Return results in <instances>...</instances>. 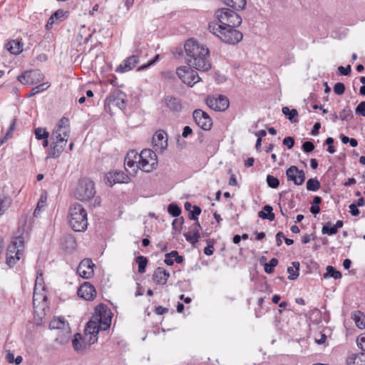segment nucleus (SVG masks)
<instances>
[{
  "mask_svg": "<svg viewBox=\"0 0 365 365\" xmlns=\"http://www.w3.org/2000/svg\"><path fill=\"white\" fill-rule=\"evenodd\" d=\"M111 312L104 307H101L95 314L86 324L84 329V338L81 334L76 333L72 339V346L76 351H83L86 344H93L98 340V334L100 331H107L111 324Z\"/></svg>",
  "mask_w": 365,
  "mask_h": 365,
  "instance_id": "1",
  "label": "nucleus"
},
{
  "mask_svg": "<svg viewBox=\"0 0 365 365\" xmlns=\"http://www.w3.org/2000/svg\"><path fill=\"white\" fill-rule=\"evenodd\" d=\"M187 64L197 70L207 71L211 68L208 48L194 39L187 40L184 46Z\"/></svg>",
  "mask_w": 365,
  "mask_h": 365,
  "instance_id": "2",
  "label": "nucleus"
},
{
  "mask_svg": "<svg viewBox=\"0 0 365 365\" xmlns=\"http://www.w3.org/2000/svg\"><path fill=\"white\" fill-rule=\"evenodd\" d=\"M124 165L128 172H130L129 169L134 173L140 169L143 172L150 173L158 165L157 155L150 149L143 150L140 154L132 150L128 152Z\"/></svg>",
  "mask_w": 365,
  "mask_h": 365,
  "instance_id": "3",
  "label": "nucleus"
},
{
  "mask_svg": "<svg viewBox=\"0 0 365 365\" xmlns=\"http://www.w3.org/2000/svg\"><path fill=\"white\" fill-rule=\"evenodd\" d=\"M210 31L221 39L222 41L229 43L235 44L242 39V34L236 30L235 27L224 26L219 25L217 23L212 22L209 24Z\"/></svg>",
  "mask_w": 365,
  "mask_h": 365,
  "instance_id": "4",
  "label": "nucleus"
},
{
  "mask_svg": "<svg viewBox=\"0 0 365 365\" xmlns=\"http://www.w3.org/2000/svg\"><path fill=\"white\" fill-rule=\"evenodd\" d=\"M73 194L75 197L81 201H88L93 199V207L98 206L101 203L99 197H94L96 194L94 183L88 178L79 180Z\"/></svg>",
  "mask_w": 365,
  "mask_h": 365,
  "instance_id": "5",
  "label": "nucleus"
},
{
  "mask_svg": "<svg viewBox=\"0 0 365 365\" xmlns=\"http://www.w3.org/2000/svg\"><path fill=\"white\" fill-rule=\"evenodd\" d=\"M69 224L75 232H83L88 226L87 212L84 207L74 203L70 207Z\"/></svg>",
  "mask_w": 365,
  "mask_h": 365,
  "instance_id": "6",
  "label": "nucleus"
},
{
  "mask_svg": "<svg viewBox=\"0 0 365 365\" xmlns=\"http://www.w3.org/2000/svg\"><path fill=\"white\" fill-rule=\"evenodd\" d=\"M24 251V238L21 236L14 237L7 248L6 264L11 267L14 266L23 256Z\"/></svg>",
  "mask_w": 365,
  "mask_h": 365,
  "instance_id": "7",
  "label": "nucleus"
},
{
  "mask_svg": "<svg viewBox=\"0 0 365 365\" xmlns=\"http://www.w3.org/2000/svg\"><path fill=\"white\" fill-rule=\"evenodd\" d=\"M69 120L63 117L56 125L51 135V141L66 147L70 135Z\"/></svg>",
  "mask_w": 365,
  "mask_h": 365,
  "instance_id": "8",
  "label": "nucleus"
},
{
  "mask_svg": "<svg viewBox=\"0 0 365 365\" xmlns=\"http://www.w3.org/2000/svg\"><path fill=\"white\" fill-rule=\"evenodd\" d=\"M219 25L229 27H237L242 24L241 17L234 11L222 8L216 12Z\"/></svg>",
  "mask_w": 365,
  "mask_h": 365,
  "instance_id": "9",
  "label": "nucleus"
},
{
  "mask_svg": "<svg viewBox=\"0 0 365 365\" xmlns=\"http://www.w3.org/2000/svg\"><path fill=\"white\" fill-rule=\"evenodd\" d=\"M125 94L119 89H114L106 98L104 107L106 112L112 113V108L115 107L120 110L125 108Z\"/></svg>",
  "mask_w": 365,
  "mask_h": 365,
  "instance_id": "10",
  "label": "nucleus"
},
{
  "mask_svg": "<svg viewBox=\"0 0 365 365\" xmlns=\"http://www.w3.org/2000/svg\"><path fill=\"white\" fill-rule=\"evenodd\" d=\"M176 73L179 78L188 86L192 87L200 81L197 72L190 66H180L177 68Z\"/></svg>",
  "mask_w": 365,
  "mask_h": 365,
  "instance_id": "11",
  "label": "nucleus"
},
{
  "mask_svg": "<svg viewBox=\"0 0 365 365\" xmlns=\"http://www.w3.org/2000/svg\"><path fill=\"white\" fill-rule=\"evenodd\" d=\"M207 106L215 111H225L229 107L228 98L222 95L209 96L205 99Z\"/></svg>",
  "mask_w": 365,
  "mask_h": 365,
  "instance_id": "12",
  "label": "nucleus"
},
{
  "mask_svg": "<svg viewBox=\"0 0 365 365\" xmlns=\"http://www.w3.org/2000/svg\"><path fill=\"white\" fill-rule=\"evenodd\" d=\"M43 79V74L39 70L27 71L18 76V80L24 85L37 84Z\"/></svg>",
  "mask_w": 365,
  "mask_h": 365,
  "instance_id": "13",
  "label": "nucleus"
},
{
  "mask_svg": "<svg viewBox=\"0 0 365 365\" xmlns=\"http://www.w3.org/2000/svg\"><path fill=\"white\" fill-rule=\"evenodd\" d=\"M196 124L204 130H209L212 126V118L205 111L196 109L192 113Z\"/></svg>",
  "mask_w": 365,
  "mask_h": 365,
  "instance_id": "14",
  "label": "nucleus"
},
{
  "mask_svg": "<svg viewBox=\"0 0 365 365\" xmlns=\"http://www.w3.org/2000/svg\"><path fill=\"white\" fill-rule=\"evenodd\" d=\"M287 180L292 181L296 185H301L304 183L306 176L302 170H299L297 166L292 165L286 171Z\"/></svg>",
  "mask_w": 365,
  "mask_h": 365,
  "instance_id": "15",
  "label": "nucleus"
},
{
  "mask_svg": "<svg viewBox=\"0 0 365 365\" xmlns=\"http://www.w3.org/2000/svg\"><path fill=\"white\" fill-rule=\"evenodd\" d=\"M95 264L90 259H83L77 268V272L80 277L83 279H89L91 278L93 274V267Z\"/></svg>",
  "mask_w": 365,
  "mask_h": 365,
  "instance_id": "16",
  "label": "nucleus"
},
{
  "mask_svg": "<svg viewBox=\"0 0 365 365\" xmlns=\"http://www.w3.org/2000/svg\"><path fill=\"white\" fill-rule=\"evenodd\" d=\"M139 63L138 54L132 55L126 58L121 64L116 68V72L124 73L134 68Z\"/></svg>",
  "mask_w": 365,
  "mask_h": 365,
  "instance_id": "17",
  "label": "nucleus"
},
{
  "mask_svg": "<svg viewBox=\"0 0 365 365\" xmlns=\"http://www.w3.org/2000/svg\"><path fill=\"white\" fill-rule=\"evenodd\" d=\"M78 295L86 300H92L96 295V289L89 282H84L79 287Z\"/></svg>",
  "mask_w": 365,
  "mask_h": 365,
  "instance_id": "18",
  "label": "nucleus"
},
{
  "mask_svg": "<svg viewBox=\"0 0 365 365\" xmlns=\"http://www.w3.org/2000/svg\"><path fill=\"white\" fill-rule=\"evenodd\" d=\"M153 143L156 150L163 151L168 146V138L166 133L163 130H159L155 133L153 137Z\"/></svg>",
  "mask_w": 365,
  "mask_h": 365,
  "instance_id": "19",
  "label": "nucleus"
},
{
  "mask_svg": "<svg viewBox=\"0 0 365 365\" xmlns=\"http://www.w3.org/2000/svg\"><path fill=\"white\" fill-rule=\"evenodd\" d=\"M200 223L198 222H195L191 227V230L184 234L186 240L193 245L197 243L200 238Z\"/></svg>",
  "mask_w": 365,
  "mask_h": 365,
  "instance_id": "20",
  "label": "nucleus"
},
{
  "mask_svg": "<svg viewBox=\"0 0 365 365\" xmlns=\"http://www.w3.org/2000/svg\"><path fill=\"white\" fill-rule=\"evenodd\" d=\"M170 273L163 267H157L153 274V281L160 285H164L167 283Z\"/></svg>",
  "mask_w": 365,
  "mask_h": 365,
  "instance_id": "21",
  "label": "nucleus"
},
{
  "mask_svg": "<svg viewBox=\"0 0 365 365\" xmlns=\"http://www.w3.org/2000/svg\"><path fill=\"white\" fill-rule=\"evenodd\" d=\"M66 12L62 9H58L55 11L48 20L46 25V29L50 30L53 28V24L61 22Z\"/></svg>",
  "mask_w": 365,
  "mask_h": 365,
  "instance_id": "22",
  "label": "nucleus"
},
{
  "mask_svg": "<svg viewBox=\"0 0 365 365\" xmlns=\"http://www.w3.org/2000/svg\"><path fill=\"white\" fill-rule=\"evenodd\" d=\"M108 177H112V182L115 183H128L130 180V178L123 171H114L109 172Z\"/></svg>",
  "mask_w": 365,
  "mask_h": 365,
  "instance_id": "23",
  "label": "nucleus"
},
{
  "mask_svg": "<svg viewBox=\"0 0 365 365\" xmlns=\"http://www.w3.org/2000/svg\"><path fill=\"white\" fill-rule=\"evenodd\" d=\"M165 263L167 265L171 266L173 264L174 262H176L178 264H180L183 262V257L178 255V252L175 250L170 252V253H167L165 255Z\"/></svg>",
  "mask_w": 365,
  "mask_h": 365,
  "instance_id": "24",
  "label": "nucleus"
},
{
  "mask_svg": "<svg viewBox=\"0 0 365 365\" xmlns=\"http://www.w3.org/2000/svg\"><path fill=\"white\" fill-rule=\"evenodd\" d=\"M6 48L11 54L18 55L23 51V43L17 40H11L6 43Z\"/></svg>",
  "mask_w": 365,
  "mask_h": 365,
  "instance_id": "25",
  "label": "nucleus"
},
{
  "mask_svg": "<svg viewBox=\"0 0 365 365\" xmlns=\"http://www.w3.org/2000/svg\"><path fill=\"white\" fill-rule=\"evenodd\" d=\"M165 102L167 106L173 111H180L182 108L180 101L173 96H167L165 98Z\"/></svg>",
  "mask_w": 365,
  "mask_h": 365,
  "instance_id": "26",
  "label": "nucleus"
},
{
  "mask_svg": "<svg viewBox=\"0 0 365 365\" xmlns=\"http://www.w3.org/2000/svg\"><path fill=\"white\" fill-rule=\"evenodd\" d=\"M347 365H365V353L350 356L347 359Z\"/></svg>",
  "mask_w": 365,
  "mask_h": 365,
  "instance_id": "27",
  "label": "nucleus"
},
{
  "mask_svg": "<svg viewBox=\"0 0 365 365\" xmlns=\"http://www.w3.org/2000/svg\"><path fill=\"white\" fill-rule=\"evenodd\" d=\"M71 338L70 327L58 331L56 341L60 344H64L69 341Z\"/></svg>",
  "mask_w": 365,
  "mask_h": 365,
  "instance_id": "28",
  "label": "nucleus"
},
{
  "mask_svg": "<svg viewBox=\"0 0 365 365\" xmlns=\"http://www.w3.org/2000/svg\"><path fill=\"white\" fill-rule=\"evenodd\" d=\"M41 277H42V273H38V276L36 277V284H35V287H34V297H33V303H34V306L35 307L36 303L38 302L40 303L41 301H46L47 297L46 295H43L40 293H38L37 292V283L41 280Z\"/></svg>",
  "mask_w": 365,
  "mask_h": 365,
  "instance_id": "29",
  "label": "nucleus"
},
{
  "mask_svg": "<svg viewBox=\"0 0 365 365\" xmlns=\"http://www.w3.org/2000/svg\"><path fill=\"white\" fill-rule=\"evenodd\" d=\"M65 146L63 145L51 143V148L48 155V158H57L64 150Z\"/></svg>",
  "mask_w": 365,
  "mask_h": 365,
  "instance_id": "30",
  "label": "nucleus"
},
{
  "mask_svg": "<svg viewBox=\"0 0 365 365\" xmlns=\"http://www.w3.org/2000/svg\"><path fill=\"white\" fill-rule=\"evenodd\" d=\"M272 207L270 205H264L263 207V210L259 211L258 212V217L262 219L269 220V221H273L275 218V215L272 212Z\"/></svg>",
  "mask_w": 365,
  "mask_h": 365,
  "instance_id": "31",
  "label": "nucleus"
},
{
  "mask_svg": "<svg viewBox=\"0 0 365 365\" xmlns=\"http://www.w3.org/2000/svg\"><path fill=\"white\" fill-rule=\"evenodd\" d=\"M351 319L354 321L356 326L359 329H363L365 328V316L361 312L356 311L354 312L351 315Z\"/></svg>",
  "mask_w": 365,
  "mask_h": 365,
  "instance_id": "32",
  "label": "nucleus"
},
{
  "mask_svg": "<svg viewBox=\"0 0 365 365\" xmlns=\"http://www.w3.org/2000/svg\"><path fill=\"white\" fill-rule=\"evenodd\" d=\"M49 327L53 329L62 330L69 327L68 324L63 318L53 319L49 323Z\"/></svg>",
  "mask_w": 365,
  "mask_h": 365,
  "instance_id": "33",
  "label": "nucleus"
},
{
  "mask_svg": "<svg viewBox=\"0 0 365 365\" xmlns=\"http://www.w3.org/2000/svg\"><path fill=\"white\" fill-rule=\"evenodd\" d=\"M299 262H293L292 266L287 268V272L289 273L288 279L290 280H295L299 274Z\"/></svg>",
  "mask_w": 365,
  "mask_h": 365,
  "instance_id": "34",
  "label": "nucleus"
},
{
  "mask_svg": "<svg viewBox=\"0 0 365 365\" xmlns=\"http://www.w3.org/2000/svg\"><path fill=\"white\" fill-rule=\"evenodd\" d=\"M225 4L236 9H243L246 6V0H221Z\"/></svg>",
  "mask_w": 365,
  "mask_h": 365,
  "instance_id": "35",
  "label": "nucleus"
},
{
  "mask_svg": "<svg viewBox=\"0 0 365 365\" xmlns=\"http://www.w3.org/2000/svg\"><path fill=\"white\" fill-rule=\"evenodd\" d=\"M327 272L324 274V278L327 279L329 277H333L334 279H339L341 278V274L337 271L332 266H327L326 269Z\"/></svg>",
  "mask_w": 365,
  "mask_h": 365,
  "instance_id": "36",
  "label": "nucleus"
},
{
  "mask_svg": "<svg viewBox=\"0 0 365 365\" xmlns=\"http://www.w3.org/2000/svg\"><path fill=\"white\" fill-rule=\"evenodd\" d=\"M11 199L8 196L0 197V216L10 207Z\"/></svg>",
  "mask_w": 365,
  "mask_h": 365,
  "instance_id": "37",
  "label": "nucleus"
},
{
  "mask_svg": "<svg viewBox=\"0 0 365 365\" xmlns=\"http://www.w3.org/2000/svg\"><path fill=\"white\" fill-rule=\"evenodd\" d=\"M282 111L284 115L288 116V119L291 122L295 123L297 121L296 117L298 115V112L296 109L290 110L288 107H283Z\"/></svg>",
  "mask_w": 365,
  "mask_h": 365,
  "instance_id": "38",
  "label": "nucleus"
},
{
  "mask_svg": "<svg viewBox=\"0 0 365 365\" xmlns=\"http://www.w3.org/2000/svg\"><path fill=\"white\" fill-rule=\"evenodd\" d=\"M320 187L321 184L317 178H310L307 182V189L309 191H317Z\"/></svg>",
  "mask_w": 365,
  "mask_h": 365,
  "instance_id": "39",
  "label": "nucleus"
},
{
  "mask_svg": "<svg viewBox=\"0 0 365 365\" xmlns=\"http://www.w3.org/2000/svg\"><path fill=\"white\" fill-rule=\"evenodd\" d=\"M136 263L138 264V272L143 274L145 272L148 264V259L144 256H138L135 259Z\"/></svg>",
  "mask_w": 365,
  "mask_h": 365,
  "instance_id": "40",
  "label": "nucleus"
},
{
  "mask_svg": "<svg viewBox=\"0 0 365 365\" xmlns=\"http://www.w3.org/2000/svg\"><path fill=\"white\" fill-rule=\"evenodd\" d=\"M48 87L49 84L48 83H43L39 84L31 89L30 93L28 95V97H31L38 93H40L43 91H46Z\"/></svg>",
  "mask_w": 365,
  "mask_h": 365,
  "instance_id": "41",
  "label": "nucleus"
},
{
  "mask_svg": "<svg viewBox=\"0 0 365 365\" xmlns=\"http://www.w3.org/2000/svg\"><path fill=\"white\" fill-rule=\"evenodd\" d=\"M278 264V259L272 258L269 263H265L264 266V272L267 274H271L274 272V268Z\"/></svg>",
  "mask_w": 365,
  "mask_h": 365,
  "instance_id": "42",
  "label": "nucleus"
},
{
  "mask_svg": "<svg viewBox=\"0 0 365 365\" xmlns=\"http://www.w3.org/2000/svg\"><path fill=\"white\" fill-rule=\"evenodd\" d=\"M168 212L173 217H178L181 213V209L177 204L171 203L168 205Z\"/></svg>",
  "mask_w": 365,
  "mask_h": 365,
  "instance_id": "43",
  "label": "nucleus"
},
{
  "mask_svg": "<svg viewBox=\"0 0 365 365\" xmlns=\"http://www.w3.org/2000/svg\"><path fill=\"white\" fill-rule=\"evenodd\" d=\"M34 133L36 138L38 140H43L44 138H48L49 136V133L44 128H37L34 130Z\"/></svg>",
  "mask_w": 365,
  "mask_h": 365,
  "instance_id": "44",
  "label": "nucleus"
},
{
  "mask_svg": "<svg viewBox=\"0 0 365 365\" xmlns=\"http://www.w3.org/2000/svg\"><path fill=\"white\" fill-rule=\"evenodd\" d=\"M322 232L324 235H333L337 233V230L334 226H331V222H327L323 226Z\"/></svg>",
  "mask_w": 365,
  "mask_h": 365,
  "instance_id": "45",
  "label": "nucleus"
},
{
  "mask_svg": "<svg viewBox=\"0 0 365 365\" xmlns=\"http://www.w3.org/2000/svg\"><path fill=\"white\" fill-rule=\"evenodd\" d=\"M267 183L268 186L271 188H277L279 185V180L278 178L274 177L273 175H268L267 176Z\"/></svg>",
  "mask_w": 365,
  "mask_h": 365,
  "instance_id": "46",
  "label": "nucleus"
},
{
  "mask_svg": "<svg viewBox=\"0 0 365 365\" xmlns=\"http://www.w3.org/2000/svg\"><path fill=\"white\" fill-rule=\"evenodd\" d=\"M201 213V209L197 205L193 206V210L189 212V218L192 220H197V216Z\"/></svg>",
  "mask_w": 365,
  "mask_h": 365,
  "instance_id": "47",
  "label": "nucleus"
},
{
  "mask_svg": "<svg viewBox=\"0 0 365 365\" xmlns=\"http://www.w3.org/2000/svg\"><path fill=\"white\" fill-rule=\"evenodd\" d=\"M345 91V86L343 83L338 82L334 86V92L339 96L344 94Z\"/></svg>",
  "mask_w": 365,
  "mask_h": 365,
  "instance_id": "48",
  "label": "nucleus"
},
{
  "mask_svg": "<svg viewBox=\"0 0 365 365\" xmlns=\"http://www.w3.org/2000/svg\"><path fill=\"white\" fill-rule=\"evenodd\" d=\"M349 117H352L351 110L349 108H344L339 112V118L341 120H345Z\"/></svg>",
  "mask_w": 365,
  "mask_h": 365,
  "instance_id": "49",
  "label": "nucleus"
},
{
  "mask_svg": "<svg viewBox=\"0 0 365 365\" xmlns=\"http://www.w3.org/2000/svg\"><path fill=\"white\" fill-rule=\"evenodd\" d=\"M356 343L359 348L365 351V333H363L358 336Z\"/></svg>",
  "mask_w": 365,
  "mask_h": 365,
  "instance_id": "50",
  "label": "nucleus"
},
{
  "mask_svg": "<svg viewBox=\"0 0 365 365\" xmlns=\"http://www.w3.org/2000/svg\"><path fill=\"white\" fill-rule=\"evenodd\" d=\"M159 59V55H156L153 59L150 60V61H148L147 63L145 64H143L141 66H140L138 70V71H143V70H145L146 68H148V67H150V66L155 64Z\"/></svg>",
  "mask_w": 365,
  "mask_h": 365,
  "instance_id": "51",
  "label": "nucleus"
},
{
  "mask_svg": "<svg viewBox=\"0 0 365 365\" xmlns=\"http://www.w3.org/2000/svg\"><path fill=\"white\" fill-rule=\"evenodd\" d=\"M355 113L365 117V101L361 102L356 108Z\"/></svg>",
  "mask_w": 365,
  "mask_h": 365,
  "instance_id": "52",
  "label": "nucleus"
},
{
  "mask_svg": "<svg viewBox=\"0 0 365 365\" xmlns=\"http://www.w3.org/2000/svg\"><path fill=\"white\" fill-rule=\"evenodd\" d=\"M302 149L306 153H310L314 149V145L311 141H305L302 145Z\"/></svg>",
  "mask_w": 365,
  "mask_h": 365,
  "instance_id": "53",
  "label": "nucleus"
},
{
  "mask_svg": "<svg viewBox=\"0 0 365 365\" xmlns=\"http://www.w3.org/2000/svg\"><path fill=\"white\" fill-rule=\"evenodd\" d=\"M183 222L184 219L182 217L175 219L172 223L173 228L175 230H179L182 227Z\"/></svg>",
  "mask_w": 365,
  "mask_h": 365,
  "instance_id": "54",
  "label": "nucleus"
},
{
  "mask_svg": "<svg viewBox=\"0 0 365 365\" xmlns=\"http://www.w3.org/2000/svg\"><path fill=\"white\" fill-rule=\"evenodd\" d=\"M283 144L291 149L294 145V140L292 137H286L283 140Z\"/></svg>",
  "mask_w": 365,
  "mask_h": 365,
  "instance_id": "55",
  "label": "nucleus"
},
{
  "mask_svg": "<svg viewBox=\"0 0 365 365\" xmlns=\"http://www.w3.org/2000/svg\"><path fill=\"white\" fill-rule=\"evenodd\" d=\"M338 71L340 73V74L344 75V76H347L351 73V66L349 65L346 67L340 66L338 67Z\"/></svg>",
  "mask_w": 365,
  "mask_h": 365,
  "instance_id": "56",
  "label": "nucleus"
},
{
  "mask_svg": "<svg viewBox=\"0 0 365 365\" xmlns=\"http://www.w3.org/2000/svg\"><path fill=\"white\" fill-rule=\"evenodd\" d=\"M357 205L354 203H352L349 205V212L351 215L353 216H357L359 215V210L357 208Z\"/></svg>",
  "mask_w": 365,
  "mask_h": 365,
  "instance_id": "57",
  "label": "nucleus"
},
{
  "mask_svg": "<svg viewBox=\"0 0 365 365\" xmlns=\"http://www.w3.org/2000/svg\"><path fill=\"white\" fill-rule=\"evenodd\" d=\"M169 309L166 307H163L162 306H158L155 307V312L158 315H163L164 314L168 313Z\"/></svg>",
  "mask_w": 365,
  "mask_h": 365,
  "instance_id": "58",
  "label": "nucleus"
},
{
  "mask_svg": "<svg viewBox=\"0 0 365 365\" xmlns=\"http://www.w3.org/2000/svg\"><path fill=\"white\" fill-rule=\"evenodd\" d=\"M284 234L282 232H278L276 235V244L278 247L281 246L282 244V238H284Z\"/></svg>",
  "mask_w": 365,
  "mask_h": 365,
  "instance_id": "59",
  "label": "nucleus"
},
{
  "mask_svg": "<svg viewBox=\"0 0 365 365\" xmlns=\"http://www.w3.org/2000/svg\"><path fill=\"white\" fill-rule=\"evenodd\" d=\"M192 128L188 126V125H186L183 128V131H182V136L183 138H187L188 135H190V134H192Z\"/></svg>",
  "mask_w": 365,
  "mask_h": 365,
  "instance_id": "60",
  "label": "nucleus"
},
{
  "mask_svg": "<svg viewBox=\"0 0 365 365\" xmlns=\"http://www.w3.org/2000/svg\"><path fill=\"white\" fill-rule=\"evenodd\" d=\"M214 252V247L212 245L208 244L207 246L204 249V253L206 255L210 256Z\"/></svg>",
  "mask_w": 365,
  "mask_h": 365,
  "instance_id": "61",
  "label": "nucleus"
},
{
  "mask_svg": "<svg viewBox=\"0 0 365 365\" xmlns=\"http://www.w3.org/2000/svg\"><path fill=\"white\" fill-rule=\"evenodd\" d=\"M327 340V336L324 334L320 333L319 338H316L315 341L318 344H324Z\"/></svg>",
  "mask_w": 365,
  "mask_h": 365,
  "instance_id": "62",
  "label": "nucleus"
},
{
  "mask_svg": "<svg viewBox=\"0 0 365 365\" xmlns=\"http://www.w3.org/2000/svg\"><path fill=\"white\" fill-rule=\"evenodd\" d=\"M46 196L41 195V198L39 199L37 206L41 208H43L46 206Z\"/></svg>",
  "mask_w": 365,
  "mask_h": 365,
  "instance_id": "63",
  "label": "nucleus"
},
{
  "mask_svg": "<svg viewBox=\"0 0 365 365\" xmlns=\"http://www.w3.org/2000/svg\"><path fill=\"white\" fill-rule=\"evenodd\" d=\"M320 128H321V124L319 123H316L314 125L313 128L312 130V132H311L312 135H317L319 133V130Z\"/></svg>",
  "mask_w": 365,
  "mask_h": 365,
  "instance_id": "64",
  "label": "nucleus"
}]
</instances>
